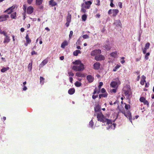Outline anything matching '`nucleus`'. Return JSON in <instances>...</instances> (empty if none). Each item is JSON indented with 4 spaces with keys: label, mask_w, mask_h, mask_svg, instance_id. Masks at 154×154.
<instances>
[{
    "label": "nucleus",
    "mask_w": 154,
    "mask_h": 154,
    "mask_svg": "<svg viewBox=\"0 0 154 154\" xmlns=\"http://www.w3.org/2000/svg\"><path fill=\"white\" fill-rule=\"evenodd\" d=\"M108 95L107 93H105L103 94H100L99 97L100 99L102 97H106Z\"/></svg>",
    "instance_id": "nucleus-25"
},
{
    "label": "nucleus",
    "mask_w": 154,
    "mask_h": 154,
    "mask_svg": "<svg viewBox=\"0 0 154 154\" xmlns=\"http://www.w3.org/2000/svg\"><path fill=\"white\" fill-rule=\"evenodd\" d=\"M34 8L32 6H29L27 8V13L29 14H31L33 12Z\"/></svg>",
    "instance_id": "nucleus-7"
},
{
    "label": "nucleus",
    "mask_w": 154,
    "mask_h": 154,
    "mask_svg": "<svg viewBox=\"0 0 154 154\" xmlns=\"http://www.w3.org/2000/svg\"><path fill=\"white\" fill-rule=\"evenodd\" d=\"M68 73L69 76H74V74L72 71L68 72Z\"/></svg>",
    "instance_id": "nucleus-41"
},
{
    "label": "nucleus",
    "mask_w": 154,
    "mask_h": 154,
    "mask_svg": "<svg viewBox=\"0 0 154 154\" xmlns=\"http://www.w3.org/2000/svg\"><path fill=\"white\" fill-rule=\"evenodd\" d=\"M48 62V60L47 59H45L44 60H43L41 63L39 65V67L40 68L42 67L44 65H45Z\"/></svg>",
    "instance_id": "nucleus-13"
},
{
    "label": "nucleus",
    "mask_w": 154,
    "mask_h": 154,
    "mask_svg": "<svg viewBox=\"0 0 154 154\" xmlns=\"http://www.w3.org/2000/svg\"><path fill=\"white\" fill-rule=\"evenodd\" d=\"M147 49L144 48L143 50V53L144 54H145L146 53V50Z\"/></svg>",
    "instance_id": "nucleus-53"
},
{
    "label": "nucleus",
    "mask_w": 154,
    "mask_h": 154,
    "mask_svg": "<svg viewBox=\"0 0 154 154\" xmlns=\"http://www.w3.org/2000/svg\"><path fill=\"white\" fill-rule=\"evenodd\" d=\"M146 100V99L144 97H142L140 98V100L141 102L143 103L145 100Z\"/></svg>",
    "instance_id": "nucleus-39"
},
{
    "label": "nucleus",
    "mask_w": 154,
    "mask_h": 154,
    "mask_svg": "<svg viewBox=\"0 0 154 154\" xmlns=\"http://www.w3.org/2000/svg\"><path fill=\"white\" fill-rule=\"evenodd\" d=\"M103 83L102 82H100L99 83V85L98 86V88L100 89L101 88V87L103 85Z\"/></svg>",
    "instance_id": "nucleus-45"
},
{
    "label": "nucleus",
    "mask_w": 154,
    "mask_h": 154,
    "mask_svg": "<svg viewBox=\"0 0 154 154\" xmlns=\"http://www.w3.org/2000/svg\"><path fill=\"white\" fill-rule=\"evenodd\" d=\"M27 87L25 86H24L23 88V91H26L27 90Z\"/></svg>",
    "instance_id": "nucleus-60"
},
{
    "label": "nucleus",
    "mask_w": 154,
    "mask_h": 154,
    "mask_svg": "<svg viewBox=\"0 0 154 154\" xmlns=\"http://www.w3.org/2000/svg\"><path fill=\"white\" fill-rule=\"evenodd\" d=\"M69 79L70 82L71 83H72L73 80L72 78V77H70L69 78Z\"/></svg>",
    "instance_id": "nucleus-56"
},
{
    "label": "nucleus",
    "mask_w": 154,
    "mask_h": 154,
    "mask_svg": "<svg viewBox=\"0 0 154 154\" xmlns=\"http://www.w3.org/2000/svg\"><path fill=\"white\" fill-rule=\"evenodd\" d=\"M76 75L78 77H83L85 76V75L84 73H82L80 72H77L76 73Z\"/></svg>",
    "instance_id": "nucleus-17"
},
{
    "label": "nucleus",
    "mask_w": 154,
    "mask_h": 154,
    "mask_svg": "<svg viewBox=\"0 0 154 154\" xmlns=\"http://www.w3.org/2000/svg\"><path fill=\"white\" fill-rule=\"evenodd\" d=\"M87 79L89 82H92L94 80V77L91 75H88L86 77Z\"/></svg>",
    "instance_id": "nucleus-9"
},
{
    "label": "nucleus",
    "mask_w": 154,
    "mask_h": 154,
    "mask_svg": "<svg viewBox=\"0 0 154 154\" xmlns=\"http://www.w3.org/2000/svg\"><path fill=\"white\" fill-rule=\"evenodd\" d=\"M84 4H82V7L81 10V12L82 13H85L86 12V10L85 9V6Z\"/></svg>",
    "instance_id": "nucleus-23"
},
{
    "label": "nucleus",
    "mask_w": 154,
    "mask_h": 154,
    "mask_svg": "<svg viewBox=\"0 0 154 154\" xmlns=\"http://www.w3.org/2000/svg\"><path fill=\"white\" fill-rule=\"evenodd\" d=\"M85 4L86 5H85V7L87 9H89L91 5L92 4V2L90 1H87L85 2Z\"/></svg>",
    "instance_id": "nucleus-12"
},
{
    "label": "nucleus",
    "mask_w": 154,
    "mask_h": 154,
    "mask_svg": "<svg viewBox=\"0 0 154 154\" xmlns=\"http://www.w3.org/2000/svg\"><path fill=\"white\" fill-rule=\"evenodd\" d=\"M49 4L52 6H54L57 5V3L54 0H50L49 2Z\"/></svg>",
    "instance_id": "nucleus-16"
},
{
    "label": "nucleus",
    "mask_w": 154,
    "mask_h": 154,
    "mask_svg": "<svg viewBox=\"0 0 154 154\" xmlns=\"http://www.w3.org/2000/svg\"><path fill=\"white\" fill-rule=\"evenodd\" d=\"M110 86L113 88L117 87V83L115 81L112 82L110 84Z\"/></svg>",
    "instance_id": "nucleus-15"
},
{
    "label": "nucleus",
    "mask_w": 154,
    "mask_h": 154,
    "mask_svg": "<svg viewBox=\"0 0 154 154\" xmlns=\"http://www.w3.org/2000/svg\"><path fill=\"white\" fill-rule=\"evenodd\" d=\"M150 45V44L149 43L147 42L144 48L147 49H148L149 48Z\"/></svg>",
    "instance_id": "nucleus-38"
},
{
    "label": "nucleus",
    "mask_w": 154,
    "mask_h": 154,
    "mask_svg": "<svg viewBox=\"0 0 154 154\" xmlns=\"http://www.w3.org/2000/svg\"><path fill=\"white\" fill-rule=\"evenodd\" d=\"M82 37L84 39L88 38H89L88 35L87 34L84 35H83Z\"/></svg>",
    "instance_id": "nucleus-43"
},
{
    "label": "nucleus",
    "mask_w": 154,
    "mask_h": 154,
    "mask_svg": "<svg viewBox=\"0 0 154 154\" xmlns=\"http://www.w3.org/2000/svg\"><path fill=\"white\" fill-rule=\"evenodd\" d=\"M71 15L69 13H68V16L66 18V21L71 22Z\"/></svg>",
    "instance_id": "nucleus-21"
},
{
    "label": "nucleus",
    "mask_w": 154,
    "mask_h": 154,
    "mask_svg": "<svg viewBox=\"0 0 154 154\" xmlns=\"http://www.w3.org/2000/svg\"><path fill=\"white\" fill-rule=\"evenodd\" d=\"M16 14L17 13L16 12H14L11 14V17L12 19H15L16 18Z\"/></svg>",
    "instance_id": "nucleus-28"
},
{
    "label": "nucleus",
    "mask_w": 154,
    "mask_h": 154,
    "mask_svg": "<svg viewBox=\"0 0 154 154\" xmlns=\"http://www.w3.org/2000/svg\"><path fill=\"white\" fill-rule=\"evenodd\" d=\"M112 13V11L111 9H110L108 12V14H110Z\"/></svg>",
    "instance_id": "nucleus-58"
},
{
    "label": "nucleus",
    "mask_w": 154,
    "mask_h": 154,
    "mask_svg": "<svg viewBox=\"0 0 154 154\" xmlns=\"http://www.w3.org/2000/svg\"><path fill=\"white\" fill-rule=\"evenodd\" d=\"M25 29L23 28H21L20 29V31L22 32H23L24 31Z\"/></svg>",
    "instance_id": "nucleus-63"
},
{
    "label": "nucleus",
    "mask_w": 154,
    "mask_h": 154,
    "mask_svg": "<svg viewBox=\"0 0 154 154\" xmlns=\"http://www.w3.org/2000/svg\"><path fill=\"white\" fill-rule=\"evenodd\" d=\"M112 11V16L113 17H115L119 12V11L118 9H113Z\"/></svg>",
    "instance_id": "nucleus-19"
},
{
    "label": "nucleus",
    "mask_w": 154,
    "mask_h": 154,
    "mask_svg": "<svg viewBox=\"0 0 154 154\" xmlns=\"http://www.w3.org/2000/svg\"><path fill=\"white\" fill-rule=\"evenodd\" d=\"M124 92L125 95L127 96L128 97H129L131 96V93L130 91L128 90H125Z\"/></svg>",
    "instance_id": "nucleus-14"
},
{
    "label": "nucleus",
    "mask_w": 154,
    "mask_h": 154,
    "mask_svg": "<svg viewBox=\"0 0 154 154\" xmlns=\"http://www.w3.org/2000/svg\"><path fill=\"white\" fill-rule=\"evenodd\" d=\"M111 92H113L114 93H115L116 91V89H113L111 90Z\"/></svg>",
    "instance_id": "nucleus-52"
},
{
    "label": "nucleus",
    "mask_w": 154,
    "mask_h": 154,
    "mask_svg": "<svg viewBox=\"0 0 154 154\" xmlns=\"http://www.w3.org/2000/svg\"><path fill=\"white\" fill-rule=\"evenodd\" d=\"M98 95H93V96H92V98L93 99H95V98H96L97 97H98Z\"/></svg>",
    "instance_id": "nucleus-54"
},
{
    "label": "nucleus",
    "mask_w": 154,
    "mask_h": 154,
    "mask_svg": "<svg viewBox=\"0 0 154 154\" xmlns=\"http://www.w3.org/2000/svg\"><path fill=\"white\" fill-rule=\"evenodd\" d=\"M9 69V68L8 67H7L6 68L4 67L1 69V72H5L6 71L8 70Z\"/></svg>",
    "instance_id": "nucleus-31"
},
{
    "label": "nucleus",
    "mask_w": 154,
    "mask_h": 154,
    "mask_svg": "<svg viewBox=\"0 0 154 154\" xmlns=\"http://www.w3.org/2000/svg\"><path fill=\"white\" fill-rule=\"evenodd\" d=\"M130 106L129 104H126L125 106V108L126 109H128L130 108Z\"/></svg>",
    "instance_id": "nucleus-44"
},
{
    "label": "nucleus",
    "mask_w": 154,
    "mask_h": 154,
    "mask_svg": "<svg viewBox=\"0 0 154 154\" xmlns=\"http://www.w3.org/2000/svg\"><path fill=\"white\" fill-rule=\"evenodd\" d=\"M32 63L31 62V63H29L28 66V69L29 71H31L32 69Z\"/></svg>",
    "instance_id": "nucleus-34"
},
{
    "label": "nucleus",
    "mask_w": 154,
    "mask_h": 154,
    "mask_svg": "<svg viewBox=\"0 0 154 154\" xmlns=\"http://www.w3.org/2000/svg\"><path fill=\"white\" fill-rule=\"evenodd\" d=\"M70 23V22L66 21V23L65 25H66L67 27H68L69 26V23Z\"/></svg>",
    "instance_id": "nucleus-55"
},
{
    "label": "nucleus",
    "mask_w": 154,
    "mask_h": 154,
    "mask_svg": "<svg viewBox=\"0 0 154 154\" xmlns=\"http://www.w3.org/2000/svg\"><path fill=\"white\" fill-rule=\"evenodd\" d=\"M26 5H23V10L24 12H26Z\"/></svg>",
    "instance_id": "nucleus-47"
},
{
    "label": "nucleus",
    "mask_w": 154,
    "mask_h": 154,
    "mask_svg": "<svg viewBox=\"0 0 154 154\" xmlns=\"http://www.w3.org/2000/svg\"><path fill=\"white\" fill-rule=\"evenodd\" d=\"M9 16L7 15H2L0 16V22L5 21L8 18Z\"/></svg>",
    "instance_id": "nucleus-5"
},
{
    "label": "nucleus",
    "mask_w": 154,
    "mask_h": 154,
    "mask_svg": "<svg viewBox=\"0 0 154 154\" xmlns=\"http://www.w3.org/2000/svg\"><path fill=\"white\" fill-rule=\"evenodd\" d=\"M117 55V52L116 51L113 52L110 54L111 56L116 57Z\"/></svg>",
    "instance_id": "nucleus-35"
},
{
    "label": "nucleus",
    "mask_w": 154,
    "mask_h": 154,
    "mask_svg": "<svg viewBox=\"0 0 154 154\" xmlns=\"http://www.w3.org/2000/svg\"><path fill=\"white\" fill-rule=\"evenodd\" d=\"M97 118L98 121L101 122H104L106 121V118L104 117L101 112L97 113Z\"/></svg>",
    "instance_id": "nucleus-2"
},
{
    "label": "nucleus",
    "mask_w": 154,
    "mask_h": 154,
    "mask_svg": "<svg viewBox=\"0 0 154 154\" xmlns=\"http://www.w3.org/2000/svg\"><path fill=\"white\" fill-rule=\"evenodd\" d=\"M103 47L107 51L109 50L111 48V47L109 44H105L104 45Z\"/></svg>",
    "instance_id": "nucleus-22"
},
{
    "label": "nucleus",
    "mask_w": 154,
    "mask_h": 154,
    "mask_svg": "<svg viewBox=\"0 0 154 154\" xmlns=\"http://www.w3.org/2000/svg\"><path fill=\"white\" fill-rule=\"evenodd\" d=\"M10 41V37L8 36H6L5 38L4 39V43H8Z\"/></svg>",
    "instance_id": "nucleus-26"
},
{
    "label": "nucleus",
    "mask_w": 154,
    "mask_h": 154,
    "mask_svg": "<svg viewBox=\"0 0 154 154\" xmlns=\"http://www.w3.org/2000/svg\"><path fill=\"white\" fill-rule=\"evenodd\" d=\"M105 58V57L102 55H99L96 56L94 58L97 61L104 60Z\"/></svg>",
    "instance_id": "nucleus-3"
},
{
    "label": "nucleus",
    "mask_w": 154,
    "mask_h": 154,
    "mask_svg": "<svg viewBox=\"0 0 154 154\" xmlns=\"http://www.w3.org/2000/svg\"><path fill=\"white\" fill-rule=\"evenodd\" d=\"M75 92V90L74 88H71L68 91V93L70 95L73 94Z\"/></svg>",
    "instance_id": "nucleus-20"
},
{
    "label": "nucleus",
    "mask_w": 154,
    "mask_h": 154,
    "mask_svg": "<svg viewBox=\"0 0 154 154\" xmlns=\"http://www.w3.org/2000/svg\"><path fill=\"white\" fill-rule=\"evenodd\" d=\"M117 22L119 23V25L121 26V23L120 21V20H118L117 21Z\"/></svg>",
    "instance_id": "nucleus-61"
},
{
    "label": "nucleus",
    "mask_w": 154,
    "mask_h": 154,
    "mask_svg": "<svg viewBox=\"0 0 154 154\" xmlns=\"http://www.w3.org/2000/svg\"><path fill=\"white\" fill-rule=\"evenodd\" d=\"M143 103L144 105H146L147 106H149V103L147 100H146L143 102Z\"/></svg>",
    "instance_id": "nucleus-42"
},
{
    "label": "nucleus",
    "mask_w": 154,
    "mask_h": 154,
    "mask_svg": "<svg viewBox=\"0 0 154 154\" xmlns=\"http://www.w3.org/2000/svg\"><path fill=\"white\" fill-rule=\"evenodd\" d=\"M94 125V123L92 120H91L89 122V126H90L91 127H92Z\"/></svg>",
    "instance_id": "nucleus-46"
},
{
    "label": "nucleus",
    "mask_w": 154,
    "mask_h": 154,
    "mask_svg": "<svg viewBox=\"0 0 154 154\" xmlns=\"http://www.w3.org/2000/svg\"><path fill=\"white\" fill-rule=\"evenodd\" d=\"M72 35H73V32L72 31H70V34H69V38H71L72 37Z\"/></svg>",
    "instance_id": "nucleus-49"
},
{
    "label": "nucleus",
    "mask_w": 154,
    "mask_h": 154,
    "mask_svg": "<svg viewBox=\"0 0 154 154\" xmlns=\"http://www.w3.org/2000/svg\"><path fill=\"white\" fill-rule=\"evenodd\" d=\"M119 6L120 8H122V2H119Z\"/></svg>",
    "instance_id": "nucleus-59"
},
{
    "label": "nucleus",
    "mask_w": 154,
    "mask_h": 154,
    "mask_svg": "<svg viewBox=\"0 0 154 154\" xmlns=\"http://www.w3.org/2000/svg\"><path fill=\"white\" fill-rule=\"evenodd\" d=\"M15 6H13L10 7L5 10L4 11V12H8V14H11V12H13L14 9L15 8Z\"/></svg>",
    "instance_id": "nucleus-6"
},
{
    "label": "nucleus",
    "mask_w": 154,
    "mask_h": 154,
    "mask_svg": "<svg viewBox=\"0 0 154 154\" xmlns=\"http://www.w3.org/2000/svg\"><path fill=\"white\" fill-rule=\"evenodd\" d=\"M75 85L77 87H80L82 85V83L76 81L75 83Z\"/></svg>",
    "instance_id": "nucleus-32"
},
{
    "label": "nucleus",
    "mask_w": 154,
    "mask_h": 154,
    "mask_svg": "<svg viewBox=\"0 0 154 154\" xmlns=\"http://www.w3.org/2000/svg\"><path fill=\"white\" fill-rule=\"evenodd\" d=\"M146 82L145 80H141L140 81V84L142 85H143L144 84L145 82Z\"/></svg>",
    "instance_id": "nucleus-48"
},
{
    "label": "nucleus",
    "mask_w": 154,
    "mask_h": 154,
    "mask_svg": "<svg viewBox=\"0 0 154 154\" xmlns=\"http://www.w3.org/2000/svg\"><path fill=\"white\" fill-rule=\"evenodd\" d=\"M79 53L81 54V51L80 50H76L73 52V55L75 56H77Z\"/></svg>",
    "instance_id": "nucleus-30"
},
{
    "label": "nucleus",
    "mask_w": 154,
    "mask_h": 154,
    "mask_svg": "<svg viewBox=\"0 0 154 154\" xmlns=\"http://www.w3.org/2000/svg\"><path fill=\"white\" fill-rule=\"evenodd\" d=\"M25 38L26 40V42L27 43H29L31 42V40L29 39L28 34H27Z\"/></svg>",
    "instance_id": "nucleus-27"
},
{
    "label": "nucleus",
    "mask_w": 154,
    "mask_h": 154,
    "mask_svg": "<svg viewBox=\"0 0 154 154\" xmlns=\"http://www.w3.org/2000/svg\"><path fill=\"white\" fill-rule=\"evenodd\" d=\"M105 121H105V122H106L108 124H112V122L111 120L107 119L106 118Z\"/></svg>",
    "instance_id": "nucleus-37"
},
{
    "label": "nucleus",
    "mask_w": 154,
    "mask_h": 154,
    "mask_svg": "<svg viewBox=\"0 0 154 154\" xmlns=\"http://www.w3.org/2000/svg\"><path fill=\"white\" fill-rule=\"evenodd\" d=\"M33 1V0H27V2L28 4L30 5L32 3Z\"/></svg>",
    "instance_id": "nucleus-50"
},
{
    "label": "nucleus",
    "mask_w": 154,
    "mask_h": 154,
    "mask_svg": "<svg viewBox=\"0 0 154 154\" xmlns=\"http://www.w3.org/2000/svg\"><path fill=\"white\" fill-rule=\"evenodd\" d=\"M101 92L102 93H104L106 92V91L104 88H102L101 89Z\"/></svg>",
    "instance_id": "nucleus-51"
},
{
    "label": "nucleus",
    "mask_w": 154,
    "mask_h": 154,
    "mask_svg": "<svg viewBox=\"0 0 154 154\" xmlns=\"http://www.w3.org/2000/svg\"><path fill=\"white\" fill-rule=\"evenodd\" d=\"M68 45V43L66 41H64L61 45V47L63 48H64L67 45Z\"/></svg>",
    "instance_id": "nucleus-18"
},
{
    "label": "nucleus",
    "mask_w": 154,
    "mask_h": 154,
    "mask_svg": "<svg viewBox=\"0 0 154 154\" xmlns=\"http://www.w3.org/2000/svg\"><path fill=\"white\" fill-rule=\"evenodd\" d=\"M101 53L100 50H95L92 51L91 52V55L92 56H94L98 54H100Z\"/></svg>",
    "instance_id": "nucleus-4"
},
{
    "label": "nucleus",
    "mask_w": 154,
    "mask_h": 154,
    "mask_svg": "<svg viewBox=\"0 0 154 154\" xmlns=\"http://www.w3.org/2000/svg\"><path fill=\"white\" fill-rule=\"evenodd\" d=\"M40 83L41 85H43L44 82V79L43 77H40Z\"/></svg>",
    "instance_id": "nucleus-33"
},
{
    "label": "nucleus",
    "mask_w": 154,
    "mask_h": 154,
    "mask_svg": "<svg viewBox=\"0 0 154 154\" xmlns=\"http://www.w3.org/2000/svg\"><path fill=\"white\" fill-rule=\"evenodd\" d=\"M124 115L128 118L129 119V120L130 122H131L132 123V116L131 113L129 111L128 112H127L126 113H124Z\"/></svg>",
    "instance_id": "nucleus-8"
},
{
    "label": "nucleus",
    "mask_w": 154,
    "mask_h": 154,
    "mask_svg": "<svg viewBox=\"0 0 154 154\" xmlns=\"http://www.w3.org/2000/svg\"><path fill=\"white\" fill-rule=\"evenodd\" d=\"M150 54L148 52L146 53V54L145 56V58L146 60H148L149 58H148V56Z\"/></svg>",
    "instance_id": "nucleus-40"
},
{
    "label": "nucleus",
    "mask_w": 154,
    "mask_h": 154,
    "mask_svg": "<svg viewBox=\"0 0 154 154\" xmlns=\"http://www.w3.org/2000/svg\"><path fill=\"white\" fill-rule=\"evenodd\" d=\"M43 2V0H35V4L37 5H41Z\"/></svg>",
    "instance_id": "nucleus-24"
},
{
    "label": "nucleus",
    "mask_w": 154,
    "mask_h": 154,
    "mask_svg": "<svg viewBox=\"0 0 154 154\" xmlns=\"http://www.w3.org/2000/svg\"><path fill=\"white\" fill-rule=\"evenodd\" d=\"M87 16L85 14L83 15L82 16V19L83 21H85L87 19Z\"/></svg>",
    "instance_id": "nucleus-36"
},
{
    "label": "nucleus",
    "mask_w": 154,
    "mask_h": 154,
    "mask_svg": "<svg viewBox=\"0 0 154 154\" xmlns=\"http://www.w3.org/2000/svg\"><path fill=\"white\" fill-rule=\"evenodd\" d=\"M100 63L99 62H96L93 65V68L96 70L98 69L100 67Z\"/></svg>",
    "instance_id": "nucleus-10"
},
{
    "label": "nucleus",
    "mask_w": 154,
    "mask_h": 154,
    "mask_svg": "<svg viewBox=\"0 0 154 154\" xmlns=\"http://www.w3.org/2000/svg\"><path fill=\"white\" fill-rule=\"evenodd\" d=\"M60 60H63L64 59V57L63 56H62L60 57Z\"/></svg>",
    "instance_id": "nucleus-64"
},
{
    "label": "nucleus",
    "mask_w": 154,
    "mask_h": 154,
    "mask_svg": "<svg viewBox=\"0 0 154 154\" xmlns=\"http://www.w3.org/2000/svg\"><path fill=\"white\" fill-rule=\"evenodd\" d=\"M94 111L96 113L97 112H101V107L99 105L97 104L96 106L95 107H94Z\"/></svg>",
    "instance_id": "nucleus-11"
},
{
    "label": "nucleus",
    "mask_w": 154,
    "mask_h": 154,
    "mask_svg": "<svg viewBox=\"0 0 154 154\" xmlns=\"http://www.w3.org/2000/svg\"><path fill=\"white\" fill-rule=\"evenodd\" d=\"M36 54L37 53L34 51H32L31 52V54L32 55H33L34 54Z\"/></svg>",
    "instance_id": "nucleus-57"
},
{
    "label": "nucleus",
    "mask_w": 154,
    "mask_h": 154,
    "mask_svg": "<svg viewBox=\"0 0 154 154\" xmlns=\"http://www.w3.org/2000/svg\"><path fill=\"white\" fill-rule=\"evenodd\" d=\"M110 6L112 7H113L114 6V5L113 3L111 2L110 4Z\"/></svg>",
    "instance_id": "nucleus-62"
},
{
    "label": "nucleus",
    "mask_w": 154,
    "mask_h": 154,
    "mask_svg": "<svg viewBox=\"0 0 154 154\" xmlns=\"http://www.w3.org/2000/svg\"><path fill=\"white\" fill-rule=\"evenodd\" d=\"M72 69L74 71H82L84 69V65L82 63H81L79 66H73Z\"/></svg>",
    "instance_id": "nucleus-1"
},
{
    "label": "nucleus",
    "mask_w": 154,
    "mask_h": 154,
    "mask_svg": "<svg viewBox=\"0 0 154 154\" xmlns=\"http://www.w3.org/2000/svg\"><path fill=\"white\" fill-rule=\"evenodd\" d=\"M81 63H82L81 61L80 60H76L75 62H73L72 63L74 65H80Z\"/></svg>",
    "instance_id": "nucleus-29"
}]
</instances>
